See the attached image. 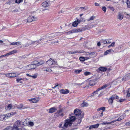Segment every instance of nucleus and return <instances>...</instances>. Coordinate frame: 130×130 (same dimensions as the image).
I'll list each match as a JSON object with an SVG mask.
<instances>
[{
	"label": "nucleus",
	"mask_w": 130,
	"mask_h": 130,
	"mask_svg": "<svg viewBox=\"0 0 130 130\" xmlns=\"http://www.w3.org/2000/svg\"><path fill=\"white\" fill-rule=\"evenodd\" d=\"M75 120V118L74 116H72L70 117L69 119H67L64 121V123L63 125L62 123L60 124L59 125V127L61 128L65 129L69 126H71L73 122Z\"/></svg>",
	"instance_id": "obj_1"
},
{
	"label": "nucleus",
	"mask_w": 130,
	"mask_h": 130,
	"mask_svg": "<svg viewBox=\"0 0 130 130\" xmlns=\"http://www.w3.org/2000/svg\"><path fill=\"white\" fill-rule=\"evenodd\" d=\"M74 114L77 116V118H82L84 117L83 113H82L81 111L78 109H76L74 111Z\"/></svg>",
	"instance_id": "obj_2"
},
{
	"label": "nucleus",
	"mask_w": 130,
	"mask_h": 130,
	"mask_svg": "<svg viewBox=\"0 0 130 130\" xmlns=\"http://www.w3.org/2000/svg\"><path fill=\"white\" fill-rule=\"evenodd\" d=\"M117 100L119 99V97L116 95H112L110 98L108 100V102L109 104L111 105L113 102V100L114 99Z\"/></svg>",
	"instance_id": "obj_3"
},
{
	"label": "nucleus",
	"mask_w": 130,
	"mask_h": 130,
	"mask_svg": "<svg viewBox=\"0 0 130 130\" xmlns=\"http://www.w3.org/2000/svg\"><path fill=\"white\" fill-rule=\"evenodd\" d=\"M39 65H38V64H30L26 66V69L27 70L33 69L36 68L37 66Z\"/></svg>",
	"instance_id": "obj_4"
},
{
	"label": "nucleus",
	"mask_w": 130,
	"mask_h": 130,
	"mask_svg": "<svg viewBox=\"0 0 130 130\" xmlns=\"http://www.w3.org/2000/svg\"><path fill=\"white\" fill-rule=\"evenodd\" d=\"M20 74L17 73H7L5 74L6 76L8 77H14L19 75Z\"/></svg>",
	"instance_id": "obj_5"
},
{
	"label": "nucleus",
	"mask_w": 130,
	"mask_h": 130,
	"mask_svg": "<svg viewBox=\"0 0 130 130\" xmlns=\"http://www.w3.org/2000/svg\"><path fill=\"white\" fill-rule=\"evenodd\" d=\"M60 34V33L59 32L53 33L50 35L48 37V38H49L50 39H53L55 38V37L59 35Z\"/></svg>",
	"instance_id": "obj_6"
},
{
	"label": "nucleus",
	"mask_w": 130,
	"mask_h": 130,
	"mask_svg": "<svg viewBox=\"0 0 130 130\" xmlns=\"http://www.w3.org/2000/svg\"><path fill=\"white\" fill-rule=\"evenodd\" d=\"M28 23L31 22L33 21H36L37 20L36 17L32 16L29 17L28 18Z\"/></svg>",
	"instance_id": "obj_7"
},
{
	"label": "nucleus",
	"mask_w": 130,
	"mask_h": 130,
	"mask_svg": "<svg viewBox=\"0 0 130 130\" xmlns=\"http://www.w3.org/2000/svg\"><path fill=\"white\" fill-rule=\"evenodd\" d=\"M62 110L60 109L58 110L57 112L55 113V116L56 117H58L60 116H63V114L62 113Z\"/></svg>",
	"instance_id": "obj_8"
},
{
	"label": "nucleus",
	"mask_w": 130,
	"mask_h": 130,
	"mask_svg": "<svg viewBox=\"0 0 130 130\" xmlns=\"http://www.w3.org/2000/svg\"><path fill=\"white\" fill-rule=\"evenodd\" d=\"M39 100V98H35L32 99H28L30 102L34 103H36L38 102Z\"/></svg>",
	"instance_id": "obj_9"
},
{
	"label": "nucleus",
	"mask_w": 130,
	"mask_h": 130,
	"mask_svg": "<svg viewBox=\"0 0 130 130\" xmlns=\"http://www.w3.org/2000/svg\"><path fill=\"white\" fill-rule=\"evenodd\" d=\"M46 63L49 66H51L53 64H55L56 62L52 59H50L47 61Z\"/></svg>",
	"instance_id": "obj_10"
},
{
	"label": "nucleus",
	"mask_w": 130,
	"mask_h": 130,
	"mask_svg": "<svg viewBox=\"0 0 130 130\" xmlns=\"http://www.w3.org/2000/svg\"><path fill=\"white\" fill-rule=\"evenodd\" d=\"M98 89L97 90H96V91H94L93 93H92L91 94V96H92L94 95L96 96H101L102 95L101 94V93H100L99 95H98V92L99 90H98Z\"/></svg>",
	"instance_id": "obj_11"
},
{
	"label": "nucleus",
	"mask_w": 130,
	"mask_h": 130,
	"mask_svg": "<svg viewBox=\"0 0 130 130\" xmlns=\"http://www.w3.org/2000/svg\"><path fill=\"white\" fill-rule=\"evenodd\" d=\"M28 107H25L22 104H20L18 105L17 106V108L20 109H24L28 108Z\"/></svg>",
	"instance_id": "obj_12"
},
{
	"label": "nucleus",
	"mask_w": 130,
	"mask_h": 130,
	"mask_svg": "<svg viewBox=\"0 0 130 130\" xmlns=\"http://www.w3.org/2000/svg\"><path fill=\"white\" fill-rule=\"evenodd\" d=\"M21 125V121L20 120H18L14 123L13 126L18 127L20 126Z\"/></svg>",
	"instance_id": "obj_13"
},
{
	"label": "nucleus",
	"mask_w": 130,
	"mask_h": 130,
	"mask_svg": "<svg viewBox=\"0 0 130 130\" xmlns=\"http://www.w3.org/2000/svg\"><path fill=\"white\" fill-rule=\"evenodd\" d=\"M125 116H126L124 114H123L122 116H121L120 117L118 118L117 119L114 120V121H115V122L117 121H120L121 120L124 119Z\"/></svg>",
	"instance_id": "obj_14"
},
{
	"label": "nucleus",
	"mask_w": 130,
	"mask_h": 130,
	"mask_svg": "<svg viewBox=\"0 0 130 130\" xmlns=\"http://www.w3.org/2000/svg\"><path fill=\"white\" fill-rule=\"evenodd\" d=\"M42 6L44 7H46L50 6V4L46 1L44 2L41 4Z\"/></svg>",
	"instance_id": "obj_15"
},
{
	"label": "nucleus",
	"mask_w": 130,
	"mask_h": 130,
	"mask_svg": "<svg viewBox=\"0 0 130 130\" xmlns=\"http://www.w3.org/2000/svg\"><path fill=\"white\" fill-rule=\"evenodd\" d=\"M81 21L80 20H79L77 19V21H75L72 24L73 26L75 27H76L78 24Z\"/></svg>",
	"instance_id": "obj_16"
},
{
	"label": "nucleus",
	"mask_w": 130,
	"mask_h": 130,
	"mask_svg": "<svg viewBox=\"0 0 130 130\" xmlns=\"http://www.w3.org/2000/svg\"><path fill=\"white\" fill-rule=\"evenodd\" d=\"M129 74H129L125 75L122 78V80L123 81H125L128 79L129 77Z\"/></svg>",
	"instance_id": "obj_17"
},
{
	"label": "nucleus",
	"mask_w": 130,
	"mask_h": 130,
	"mask_svg": "<svg viewBox=\"0 0 130 130\" xmlns=\"http://www.w3.org/2000/svg\"><path fill=\"white\" fill-rule=\"evenodd\" d=\"M60 93L63 94H67L69 92V90L68 89H61L60 91Z\"/></svg>",
	"instance_id": "obj_18"
},
{
	"label": "nucleus",
	"mask_w": 130,
	"mask_h": 130,
	"mask_svg": "<svg viewBox=\"0 0 130 130\" xmlns=\"http://www.w3.org/2000/svg\"><path fill=\"white\" fill-rule=\"evenodd\" d=\"M99 125V124H98L92 125L89 127V129H91L93 128H97L98 127Z\"/></svg>",
	"instance_id": "obj_19"
},
{
	"label": "nucleus",
	"mask_w": 130,
	"mask_h": 130,
	"mask_svg": "<svg viewBox=\"0 0 130 130\" xmlns=\"http://www.w3.org/2000/svg\"><path fill=\"white\" fill-rule=\"evenodd\" d=\"M31 44H32V41L31 40H29L27 42V43L25 44H24L23 46L25 47L28 46Z\"/></svg>",
	"instance_id": "obj_20"
},
{
	"label": "nucleus",
	"mask_w": 130,
	"mask_h": 130,
	"mask_svg": "<svg viewBox=\"0 0 130 130\" xmlns=\"http://www.w3.org/2000/svg\"><path fill=\"white\" fill-rule=\"evenodd\" d=\"M22 44V43L21 42H13L10 44L11 45H19Z\"/></svg>",
	"instance_id": "obj_21"
},
{
	"label": "nucleus",
	"mask_w": 130,
	"mask_h": 130,
	"mask_svg": "<svg viewBox=\"0 0 130 130\" xmlns=\"http://www.w3.org/2000/svg\"><path fill=\"white\" fill-rule=\"evenodd\" d=\"M26 75L27 76L31 77L34 79L36 78L38 76V74L37 73L33 75H30L28 74H27Z\"/></svg>",
	"instance_id": "obj_22"
},
{
	"label": "nucleus",
	"mask_w": 130,
	"mask_h": 130,
	"mask_svg": "<svg viewBox=\"0 0 130 130\" xmlns=\"http://www.w3.org/2000/svg\"><path fill=\"white\" fill-rule=\"evenodd\" d=\"M89 55L90 58H93L96 56V54L95 52H93L89 53Z\"/></svg>",
	"instance_id": "obj_23"
},
{
	"label": "nucleus",
	"mask_w": 130,
	"mask_h": 130,
	"mask_svg": "<svg viewBox=\"0 0 130 130\" xmlns=\"http://www.w3.org/2000/svg\"><path fill=\"white\" fill-rule=\"evenodd\" d=\"M57 109L55 107H52L49 109V112L50 113H53L55 112Z\"/></svg>",
	"instance_id": "obj_24"
},
{
	"label": "nucleus",
	"mask_w": 130,
	"mask_h": 130,
	"mask_svg": "<svg viewBox=\"0 0 130 130\" xmlns=\"http://www.w3.org/2000/svg\"><path fill=\"white\" fill-rule=\"evenodd\" d=\"M123 15L121 14V13L119 12L117 16V19L119 20H122L123 18Z\"/></svg>",
	"instance_id": "obj_25"
},
{
	"label": "nucleus",
	"mask_w": 130,
	"mask_h": 130,
	"mask_svg": "<svg viewBox=\"0 0 130 130\" xmlns=\"http://www.w3.org/2000/svg\"><path fill=\"white\" fill-rule=\"evenodd\" d=\"M95 81L93 80H91V79L89 80V86H91L94 85L95 84Z\"/></svg>",
	"instance_id": "obj_26"
},
{
	"label": "nucleus",
	"mask_w": 130,
	"mask_h": 130,
	"mask_svg": "<svg viewBox=\"0 0 130 130\" xmlns=\"http://www.w3.org/2000/svg\"><path fill=\"white\" fill-rule=\"evenodd\" d=\"M12 107V105L9 104L5 107V109L6 110H9L11 109Z\"/></svg>",
	"instance_id": "obj_27"
},
{
	"label": "nucleus",
	"mask_w": 130,
	"mask_h": 130,
	"mask_svg": "<svg viewBox=\"0 0 130 130\" xmlns=\"http://www.w3.org/2000/svg\"><path fill=\"white\" fill-rule=\"evenodd\" d=\"M6 119V116L4 115H0V120L3 121L5 120Z\"/></svg>",
	"instance_id": "obj_28"
},
{
	"label": "nucleus",
	"mask_w": 130,
	"mask_h": 130,
	"mask_svg": "<svg viewBox=\"0 0 130 130\" xmlns=\"http://www.w3.org/2000/svg\"><path fill=\"white\" fill-rule=\"evenodd\" d=\"M109 84H106L104 85L103 86L101 87L98 88V90H100L101 89H104V88L108 87L109 86Z\"/></svg>",
	"instance_id": "obj_29"
},
{
	"label": "nucleus",
	"mask_w": 130,
	"mask_h": 130,
	"mask_svg": "<svg viewBox=\"0 0 130 130\" xmlns=\"http://www.w3.org/2000/svg\"><path fill=\"white\" fill-rule=\"evenodd\" d=\"M82 118H76V121L77 122V125H78L79 124H80L82 121Z\"/></svg>",
	"instance_id": "obj_30"
},
{
	"label": "nucleus",
	"mask_w": 130,
	"mask_h": 130,
	"mask_svg": "<svg viewBox=\"0 0 130 130\" xmlns=\"http://www.w3.org/2000/svg\"><path fill=\"white\" fill-rule=\"evenodd\" d=\"M99 69L100 71L105 72L107 70V68L105 67H101L99 68Z\"/></svg>",
	"instance_id": "obj_31"
},
{
	"label": "nucleus",
	"mask_w": 130,
	"mask_h": 130,
	"mask_svg": "<svg viewBox=\"0 0 130 130\" xmlns=\"http://www.w3.org/2000/svg\"><path fill=\"white\" fill-rule=\"evenodd\" d=\"M24 78H17V83L20 82V83L22 84L23 83V82L21 80H24Z\"/></svg>",
	"instance_id": "obj_32"
},
{
	"label": "nucleus",
	"mask_w": 130,
	"mask_h": 130,
	"mask_svg": "<svg viewBox=\"0 0 130 130\" xmlns=\"http://www.w3.org/2000/svg\"><path fill=\"white\" fill-rule=\"evenodd\" d=\"M88 105V104L87 103L84 102H83V103H82L80 105L82 107L87 106Z\"/></svg>",
	"instance_id": "obj_33"
},
{
	"label": "nucleus",
	"mask_w": 130,
	"mask_h": 130,
	"mask_svg": "<svg viewBox=\"0 0 130 130\" xmlns=\"http://www.w3.org/2000/svg\"><path fill=\"white\" fill-rule=\"evenodd\" d=\"M82 71V69L79 70H75L74 71V73L75 74H77L81 72Z\"/></svg>",
	"instance_id": "obj_34"
},
{
	"label": "nucleus",
	"mask_w": 130,
	"mask_h": 130,
	"mask_svg": "<svg viewBox=\"0 0 130 130\" xmlns=\"http://www.w3.org/2000/svg\"><path fill=\"white\" fill-rule=\"evenodd\" d=\"M86 30V29L83 28H79L77 29L76 30V32H78L79 31H82Z\"/></svg>",
	"instance_id": "obj_35"
},
{
	"label": "nucleus",
	"mask_w": 130,
	"mask_h": 130,
	"mask_svg": "<svg viewBox=\"0 0 130 130\" xmlns=\"http://www.w3.org/2000/svg\"><path fill=\"white\" fill-rule=\"evenodd\" d=\"M17 52V51L16 50H13L12 51L8 53L9 55L12 54L14 53H16Z\"/></svg>",
	"instance_id": "obj_36"
},
{
	"label": "nucleus",
	"mask_w": 130,
	"mask_h": 130,
	"mask_svg": "<svg viewBox=\"0 0 130 130\" xmlns=\"http://www.w3.org/2000/svg\"><path fill=\"white\" fill-rule=\"evenodd\" d=\"M83 53V52H80V51L79 52H78L77 51H75L74 52H70L69 53V54H74L75 53Z\"/></svg>",
	"instance_id": "obj_37"
},
{
	"label": "nucleus",
	"mask_w": 130,
	"mask_h": 130,
	"mask_svg": "<svg viewBox=\"0 0 130 130\" xmlns=\"http://www.w3.org/2000/svg\"><path fill=\"white\" fill-rule=\"evenodd\" d=\"M95 18V17L93 15L89 19H87V20L88 21H91L93 20L94 18Z\"/></svg>",
	"instance_id": "obj_38"
},
{
	"label": "nucleus",
	"mask_w": 130,
	"mask_h": 130,
	"mask_svg": "<svg viewBox=\"0 0 130 130\" xmlns=\"http://www.w3.org/2000/svg\"><path fill=\"white\" fill-rule=\"evenodd\" d=\"M11 130H20L18 127L14 126H13L12 127H11Z\"/></svg>",
	"instance_id": "obj_39"
},
{
	"label": "nucleus",
	"mask_w": 130,
	"mask_h": 130,
	"mask_svg": "<svg viewBox=\"0 0 130 130\" xmlns=\"http://www.w3.org/2000/svg\"><path fill=\"white\" fill-rule=\"evenodd\" d=\"M39 42V41H36L33 42H32V44L33 45H36L38 44V43Z\"/></svg>",
	"instance_id": "obj_40"
},
{
	"label": "nucleus",
	"mask_w": 130,
	"mask_h": 130,
	"mask_svg": "<svg viewBox=\"0 0 130 130\" xmlns=\"http://www.w3.org/2000/svg\"><path fill=\"white\" fill-rule=\"evenodd\" d=\"M111 50H107L104 53V55H106L107 54H108L111 51Z\"/></svg>",
	"instance_id": "obj_41"
},
{
	"label": "nucleus",
	"mask_w": 130,
	"mask_h": 130,
	"mask_svg": "<svg viewBox=\"0 0 130 130\" xmlns=\"http://www.w3.org/2000/svg\"><path fill=\"white\" fill-rule=\"evenodd\" d=\"M127 96L129 97L130 96V88H128L127 92Z\"/></svg>",
	"instance_id": "obj_42"
},
{
	"label": "nucleus",
	"mask_w": 130,
	"mask_h": 130,
	"mask_svg": "<svg viewBox=\"0 0 130 130\" xmlns=\"http://www.w3.org/2000/svg\"><path fill=\"white\" fill-rule=\"evenodd\" d=\"M23 0H16L15 3L17 4H19L23 2Z\"/></svg>",
	"instance_id": "obj_43"
},
{
	"label": "nucleus",
	"mask_w": 130,
	"mask_h": 130,
	"mask_svg": "<svg viewBox=\"0 0 130 130\" xmlns=\"http://www.w3.org/2000/svg\"><path fill=\"white\" fill-rule=\"evenodd\" d=\"M91 74V73L90 72H89L86 71L84 72V74L85 76H87L88 75H90Z\"/></svg>",
	"instance_id": "obj_44"
},
{
	"label": "nucleus",
	"mask_w": 130,
	"mask_h": 130,
	"mask_svg": "<svg viewBox=\"0 0 130 130\" xmlns=\"http://www.w3.org/2000/svg\"><path fill=\"white\" fill-rule=\"evenodd\" d=\"M128 7L130 8V0H127V2Z\"/></svg>",
	"instance_id": "obj_45"
},
{
	"label": "nucleus",
	"mask_w": 130,
	"mask_h": 130,
	"mask_svg": "<svg viewBox=\"0 0 130 130\" xmlns=\"http://www.w3.org/2000/svg\"><path fill=\"white\" fill-rule=\"evenodd\" d=\"M11 127L8 126L4 129L3 130H11Z\"/></svg>",
	"instance_id": "obj_46"
},
{
	"label": "nucleus",
	"mask_w": 130,
	"mask_h": 130,
	"mask_svg": "<svg viewBox=\"0 0 130 130\" xmlns=\"http://www.w3.org/2000/svg\"><path fill=\"white\" fill-rule=\"evenodd\" d=\"M79 60L81 61H83L85 60V58L83 57H80L79 58Z\"/></svg>",
	"instance_id": "obj_47"
},
{
	"label": "nucleus",
	"mask_w": 130,
	"mask_h": 130,
	"mask_svg": "<svg viewBox=\"0 0 130 130\" xmlns=\"http://www.w3.org/2000/svg\"><path fill=\"white\" fill-rule=\"evenodd\" d=\"M28 123L29 125L31 126H33L34 125V123L32 122L29 121L28 122Z\"/></svg>",
	"instance_id": "obj_48"
},
{
	"label": "nucleus",
	"mask_w": 130,
	"mask_h": 130,
	"mask_svg": "<svg viewBox=\"0 0 130 130\" xmlns=\"http://www.w3.org/2000/svg\"><path fill=\"white\" fill-rule=\"evenodd\" d=\"M108 7L113 11H114L115 10V8L113 7L109 6Z\"/></svg>",
	"instance_id": "obj_49"
},
{
	"label": "nucleus",
	"mask_w": 130,
	"mask_h": 130,
	"mask_svg": "<svg viewBox=\"0 0 130 130\" xmlns=\"http://www.w3.org/2000/svg\"><path fill=\"white\" fill-rule=\"evenodd\" d=\"M115 122V121H114V120L111 122H105V124H110L111 123H113Z\"/></svg>",
	"instance_id": "obj_50"
},
{
	"label": "nucleus",
	"mask_w": 130,
	"mask_h": 130,
	"mask_svg": "<svg viewBox=\"0 0 130 130\" xmlns=\"http://www.w3.org/2000/svg\"><path fill=\"white\" fill-rule=\"evenodd\" d=\"M102 42L104 44H106V43H110L109 42V41H106L105 40H103L102 41Z\"/></svg>",
	"instance_id": "obj_51"
},
{
	"label": "nucleus",
	"mask_w": 130,
	"mask_h": 130,
	"mask_svg": "<svg viewBox=\"0 0 130 130\" xmlns=\"http://www.w3.org/2000/svg\"><path fill=\"white\" fill-rule=\"evenodd\" d=\"M5 115V116H6V118H7H7H8L9 117H10L11 116V115L10 113H7V114Z\"/></svg>",
	"instance_id": "obj_52"
},
{
	"label": "nucleus",
	"mask_w": 130,
	"mask_h": 130,
	"mask_svg": "<svg viewBox=\"0 0 130 130\" xmlns=\"http://www.w3.org/2000/svg\"><path fill=\"white\" fill-rule=\"evenodd\" d=\"M102 10L104 12H106V7H105V6L103 7H102Z\"/></svg>",
	"instance_id": "obj_53"
},
{
	"label": "nucleus",
	"mask_w": 130,
	"mask_h": 130,
	"mask_svg": "<svg viewBox=\"0 0 130 130\" xmlns=\"http://www.w3.org/2000/svg\"><path fill=\"white\" fill-rule=\"evenodd\" d=\"M118 100V99L117 100V101H118L119 102H122L124 100H125V99H120V100Z\"/></svg>",
	"instance_id": "obj_54"
},
{
	"label": "nucleus",
	"mask_w": 130,
	"mask_h": 130,
	"mask_svg": "<svg viewBox=\"0 0 130 130\" xmlns=\"http://www.w3.org/2000/svg\"><path fill=\"white\" fill-rule=\"evenodd\" d=\"M45 71L47 72H51L52 71V70L50 69H47L45 70Z\"/></svg>",
	"instance_id": "obj_55"
},
{
	"label": "nucleus",
	"mask_w": 130,
	"mask_h": 130,
	"mask_svg": "<svg viewBox=\"0 0 130 130\" xmlns=\"http://www.w3.org/2000/svg\"><path fill=\"white\" fill-rule=\"evenodd\" d=\"M125 125L127 126H130V121L125 123Z\"/></svg>",
	"instance_id": "obj_56"
},
{
	"label": "nucleus",
	"mask_w": 130,
	"mask_h": 130,
	"mask_svg": "<svg viewBox=\"0 0 130 130\" xmlns=\"http://www.w3.org/2000/svg\"><path fill=\"white\" fill-rule=\"evenodd\" d=\"M101 110H102V111H105V108L104 107H101Z\"/></svg>",
	"instance_id": "obj_57"
},
{
	"label": "nucleus",
	"mask_w": 130,
	"mask_h": 130,
	"mask_svg": "<svg viewBox=\"0 0 130 130\" xmlns=\"http://www.w3.org/2000/svg\"><path fill=\"white\" fill-rule=\"evenodd\" d=\"M24 23H27L28 22V19H25L24 21Z\"/></svg>",
	"instance_id": "obj_58"
},
{
	"label": "nucleus",
	"mask_w": 130,
	"mask_h": 130,
	"mask_svg": "<svg viewBox=\"0 0 130 130\" xmlns=\"http://www.w3.org/2000/svg\"><path fill=\"white\" fill-rule=\"evenodd\" d=\"M72 33V32L71 31H68V32H66L65 33L67 34H69Z\"/></svg>",
	"instance_id": "obj_59"
},
{
	"label": "nucleus",
	"mask_w": 130,
	"mask_h": 130,
	"mask_svg": "<svg viewBox=\"0 0 130 130\" xmlns=\"http://www.w3.org/2000/svg\"><path fill=\"white\" fill-rule=\"evenodd\" d=\"M81 9H82L83 10H86V8L85 7H82L79 8L78 10H80Z\"/></svg>",
	"instance_id": "obj_60"
},
{
	"label": "nucleus",
	"mask_w": 130,
	"mask_h": 130,
	"mask_svg": "<svg viewBox=\"0 0 130 130\" xmlns=\"http://www.w3.org/2000/svg\"><path fill=\"white\" fill-rule=\"evenodd\" d=\"M115 43L113 42L112 43H111L110 45L111 46H112V47H113L115 46Z\"/></svg>",
	"instance_id": "obj_61"
},
{
	"label": "nucleus",
	"mask_w": 130,
	"mask_h": 130,
	"mask_svg": "<svg viewBox=\"0 0 130 130\" xmlns=\"http://www.w3.org/2000/svg\"><path fill=\"white\" fill-rule=\"evenodd\" d=\"M11 115H13L15 114L16 113V112H14L13 113V112H11L10 113Z\"/></svg>",
	"instance_id": "obj_62"
},
{
	"label": "nucleus",
	"mask_w": 130,
	"mask_h": 130,
	"mask_svg": "<svg viewBox=\"0 0 130 130\" xmlns=\"http://www.w3.org/2000/svg\"><path fill=\"white\" fill-rule=\"evenodd\" d=\"M84 58L85 60H86L90 59V58L89 57H85Z\"/></svg>",
	"instance_id": "obj_63"
},
{
	"label": "nucleus",
	"mask_w": 130,
	"mask_h": 130,
	"mask_svg": "<svg viewBox=\"0 0 130 130\" xmlns=\"http://www.w3.org/2000/svg\"><path fill=\"white\" fill-rule=\"evenodd\" d=\"M20 130H26V129L24 128H21L19 129Z\"/></svg>",
	"instance_id": "obj_64"
}]
</instances>
